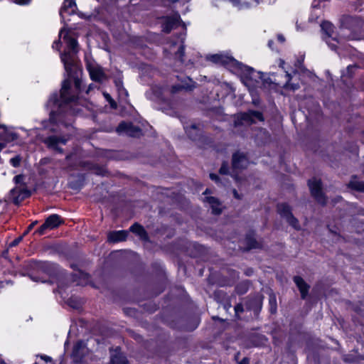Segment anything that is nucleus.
I'll use <instances>...</instances> for the list:
<instances>
[{"label": "nucleus", "instance_id": "f257e3e1", "mask_svg": "<svg viewBox=\"0 0 364 364\" xmlns=\"http://www.w3.org/2000/svg\"><path fill=\"white\" fill-rule=\"evenodd\" d=\"M70 80H64L60 90L61 104L59 105L60 112L56 113L52 110L50 114V121L51 123H56L58 119L61 123L67 124L62 119L63 110L65 108H69L68 113L73 114H87L85 110L93 112L95 110V105L84 99H76L74 95L70 93Z\"/></svg>", "mask_w": 364, "mask_h": 364}, {"label": "nucleus", "instance_id": "f03ea898", "mask_svg": "<svg viewBox=\"0 0 364 364\" xmlns=\"http://www.w3.org/2000/svg\"><path fill=\"white\" fill-rule=\"evenodd\" d=\"M207 59L214 63L223 65L232 69V71L242 75L244 83L247 86H257L262 80V73L242 64L232 56L220 53L207 56Z\"/></svg>", "mask_w": 364, "mask_h": 364}, {"label": "nucleus", "instance_id": "7ed1b4c3", "mask_svg": "<svg viewBox=\"0 0 364 364\" xmlns=\"http://www.w3.org/2000/svg\"><path fill=\"white\" fill-rule=\"evenodd\" d=\"M63 38L67 43L68 50L60 55V59L69 77L73 78L76 90H80L81 80L79 78V75L81 73V69L75 58V54L77 52V42L75 38L69 36L68 33L64 35Z\"/></svg>", "mask_w": 364, "mask_h": 364}, {"label": "nucleus", "instance_id": "20e7f679", "mask_svg": "<svg viewBox=\"0 0 364 364\" xmlns=\"http://www.w3.org/2000/svg\"><path fill=\"white\" fill-rule=\"evenodd\" d=\"M341 33L350 40L363 38L364 19L360 16H343L341 19Z\"/></svg>", "mask_w": 364, "mask_h": 364}, {"label": "nucleus", "instance_id": "39448f33", "mask_svg": "<svg viewBox=\"0 0 364 364\" xmlns=\"http://www.w3.org/2000/svg\"><path fill=\"white\" fill-rule=\"evenodd\" d=\"M249 164V160L246 155L243 153L237 152L232 156V176L235 180L237 181L239 180L237 172L242 169L247 167Z\"/></svg>", "mask_w": 364, "mask_h": 364}, {"label": "nucleus", "instance_id": "423d86ee", "mask_svg": "<svg viewBox=\"0 0 364 364\" xmlns=\"http://www.w3.org/2000/svg\"><path fill=\"white\" fill-rule=\"evenodd\" d=\"M257 121H263V117L261 112L257 111H249L247 112L240 113L237 116V119L235 122V125L239 124H251L256 123Z\"/></svg>", "mask_w": 364, "mask_h": 364}, {"label": "nucleus", "instance_id": "0eeeda50", "mask_svg": "<svg viewBox=\"0 0 364 364\" xmlns=\"http://www.w3.org/2000/svg\"><path fill=\"white\" fill-rule=\"evenodd\" d=\"M86 66L92 80L102 82L106 78L102 67L97 64L94 60H87Z\"/></svg>", "mask_w": 364, "mask_h": 364}, {"label": "nucleus", "instance_id": "6e6552de", "mask_svg": "<svg viewBox=\"0 0 364 364\" xmlns=\"http://www.w3.org/2000/svg\"><path fill=\"white\" fill-rule=\"evenodd\" d=\"M10 195L13 202L18 205L30 196V192L25 184H20L11 191Z\"/></svg>", "mask_w": 364, "mask_h": 364}, {"label": "nucleus", "instance_id": "1a4fd4ad", "mask_svg": "<svg viewBox=\"0 0 364 364\" xmlns=\"http://www.w3.org/2000/svg\"><path fill=\"white\" fill-rule=\"evenodd\" d=\"M309 186L311 195L315 199L321 204L326 203V198L323 195L321 190V182L320 180L313 178L309 181Z\"/></svg>", "mask_w": 364, "mask_h": 364}, {"label": "nucleus", "instance_id": "9d476101", "mask_svg": "<svg viewBox=\"0 0 364 364\" xmlns=\"http://www.w3.org/2000/svg\"><path fill=\"white\" fill-rule=\"evenodd\" d=\"M117 132L119 134H126L130 136H138L141 134V129L134 126L132 123L122 122L117 128Z\"/></svg>", "mask_w": 364, "mask_h": 364}, {"label": "nucleus", "instance_id": "9b49d317", "mask_svg": "<svg viewBox=\"0 0 364 364\" xmlns=\"http://www.w3.org/2000/svg\"><path fill=\"white\" fill-rule=\"evenodd\" d=\"M278 212L282 217L285 218L287 221L294 228H299V222L291 214L290 208L285 203L279 204L277 206Z\"/></svg>", "mask_w": 364, "mask_h": 364}, {"label": "nucleus", "instance_id": "f8f14e48", "mask_svg": "<svg viewBox=\"0 0 364 364\" xmlns=\"http://www.w3.org/2000/svg\"><path fill=\"white\" fill-rule=\"evenodd\" d=\"M87 348L82 341H78L73 347L72 358L75 364H80L87 353Z\"/></svg>", "mask_w": 364, "mask_h": 364}, {"label": "nucleus", "instance_id": "ddd939ff", "mask_svg": "<svg viewBox=\"0 0 364 364\" xmlns=\"http://www.w3.org/2000/svg\"><path fill=\"white\" fill-rule=\"evenodd\" d=\"M16 139L17 134L15 132L0 125V151L4 147L6 143L13 141Z\"/></svg>", "mask_w": 364, "mask_h": 364}, {"label": "nucleus", "instance_id": "4468645a", "mask_svg": "<svg viewBox=\"0 0 364 364\" xmlns=\"http://www.w3.org/2000/svg\"><path fill=\"white\" fill-rule=\"evenodd\" d=\"M68 138L65 136L58 137L55 136H51L46 138L44 140V143L48 146L49 149L57 151L58 152H62V149L59 148V145L65 144L68 141Z\"/></svg>", "mask_w": 364, "mask_h": 364}, {"label": "nucleus", "instance_id": "2eb2a0df", "mask_svg": "<svg viewBox=\"0 0 364 364\" xmlns=\"http://www.w3.org/2000/svg\"><path fill=\"white\" fill-rule=\"evenodd\" d=\"M180 23V16H173L166 18L162 26V31L165 33H169L172 29L176 28Z\"/></svg>", "mask_w": 364, "mask_h": 364}, {"label": "nucleus", "instance_id": "dca6fc26", "mask_svg": "<svg viewBox=\"0 0 364 364\" xmlns=\"http://www.w3.org/2000/svg\"><path fill=\"white\" fill-rule=\"evenodd\" d=\"M322 29L326 32L328 38L326 39V43L329 46V47L334 50H336L337 46L336 44L330 42V38H332V34L333 31V25L329 22H324L321 25Z\"/></svg>", "mask_w": 364, "mask_h": 364}, {"label": "nucleus", "instance_id": "f3484780", "mask_svg": "<svg viewBox=\"0 0 364 364\" xmlns=\"http://www.w3.org/2000/svg\"><path fill=\"white\" fill-rule=\"evenodd\" d=\"M111 363L112 364H127L126 357L120 352L119 348L111 352Z\"/></svg>", "mask_w": 364, "mask_h": 364}, {"label": "nucleus", "instance_id": "a211bd4d", "mask_svg": "<svg viewBox=\"0 0 364 364\" xmlns=\"http://www.w3.org/2000/svg\"><path fill=\"white\" fill-rule=\"evenodd\" d=\"M127 232L125 230H119L110 232L108 234V240L112 242H118L126 240Z\"/></svg>", "mask_w": 364, "mask_h": 364}, {"label": "nucleus", "instance_id": "6ab92c4d", "mask_svg": "<svg viewBox=\"0 0 364 364\" xmlns=\"http://www.w3.org/2000/svg\"><path fill=\"white\" fill-rule=\"evenodd\" d=\"M76 4L73 0H65L63 5L60 9V14L64 18L66 13L71 14L74 13Z\"/></svg>", "mask_w": 364, "mask_h": 364}, {"label": "nucleus", "instance_id": "aec40b11", "mask_svg": "<svg viewBox=\"0 0 364 364\" xmlns=\"http://www.w3.org/2000/svg\"><path fill=\"white\" fill-rule=\"evenodd\" d=\"M204 201L207 202L212 208L214 214H220L222 211V206L218 200L214 197L206 196Z\"/></svg>", "mask_w": 364, "mask_h": 364}, {"label": "nucleus", "instance_id": "412c9836", "mask_svg": "<svg viewBox=\"0 0 364 364\" xmlns=\"http://www.w3.org/2000/svg\"><path fill=\"white\" fill-rule=\"evenodd\" d=\"M294 281L301 292V298L304 299L308 294L309 286L299 276L294 277Z\"/></svg>", "mask_w": 364, "mask_h": 364}, {"label": "nucleus", "instance_id": "4be33fe9", "mask_svg": "<svg viewBox=\"0 0 364 364\" xmlns=\"http://www.w3.org/2000/svg\"><path fill=\"white\" fill-rule=\"evenodd\" d=\"M45 222L46 223V225L48 226L49 229L52 230L58 227L63 223V220L60 216L58 215L53 214L50 215Z\"/></svg>", "mask_w": 364, "mask_h": 364}, {"label": "nucleus", "instance_id": "5701e85b", "mask_svg": "<svg viewBox=\"0 0 364 364\" xmlns=\"http://www.w3.org/2000/svg\"><path fill=\"white\" fill-rule=\"evenodd\" d=\"M184 39H185V34H182L181 36V45L178 49L177 53H176V58L178 60V61L183 64L184 63V60L183 59V56L184 55Z\"/></svg>", "mask_w": 364, "mask_h": 364}, {"label": "nucleus", "instance_id": "b1692460", "mask_svg": "<svg viewBox=\"0 0 364 364\" xmlns=\"http://www.w3.org/2000/svg\"><path fill=\"white\" fill-rule=\"evenodd\" d=\"M130 230L139 235L141 239H146V234L144 229L138 224H134L130 227Z\"/></svg>", "mask_w": 364, "mask_h": 364}, {"label": "nucleus", "instance_id": "393cba45", "mask_svg": "<svg viewBox=\"0 0 364 364\" xmlns=\"http://www.w3.org/2000/svg\"><path fill=\"white\" fill-rule=\"evenodd\" d=\"M186 132L189 136V137L193 140L196 139V136L198 134L199 129L198 127L196 124H192L189 127H186Z\"/></svg>", "mask_w": 364, "mask_h": 364}, {"label": "nucleus", "instance_id": "a878e982", "mask_svg": "<svg viewBox=\"0 0 364 364\" xmlns=\"http://www.w3.org/2000/svg\"><path fill=\"white\" fill-rule=\"evenodd\" d=\"M246 242L250 249L259 247V243L257 242L255 237L251 235H249L246 237Z\"/></svg>", "mask_w": 364, "mask_h": 364}, {"label": "nucleus", "instance_id": "bb28decb", "mask_svg": "<svg viewBox=\"0 0 364 364\" xmlns=\"http://www.w3.org/2000/svg\"><path fill=\"white\" fill-rule=\"evenodd\" d=\"M350 186L355 190L359 191H364V182L360 181H351L350 183Z\"/></svg>", "mask_w": 364, "mask_h": 364}, {"label": "nucleus", "instance_id": "cd10ccee", "mask_svg": "<svg viewBox=\"0 0 364 364\" xmlns=\"http://www.w3.org/2000/svg\"><path fill=\"white\" fill-rule=\"evenodd\" d=\"M192 88H193V87L189 86V85H173L172 87L171 90H172V92H177L182 90H191Z\"/></svg>", "mask_w": 364, "mask_h": 364}, {"label": "nucleus", "instance_id": "c85d7f7f", "mask_svg": "<svg viewBox=\"0 0 364 364\" xmlns=\"http://www.w3.org/2000/svg\"><path fill=\"white\" fill-rule=\"evenodd\" d=\"M286 76L288 78V81H289L291 78V74H289L288 72H286ZM285 87L287 89H291L292 90H297L299 88L298 84H291L289 82H287L285 85Z\"/></svg>", "mask_w": 364, "mask_h": 364}, {"label": "nucleus", "instance_id": "c756f323", "mask_svg": "<svg viewBox=\"0 0 364 364\" xmlns=\"http://www.w3.org/2000/svg\"><path fill=\"white\" fill-rule=\"evenodd\" d=\"M269 304L271 306V311L275 312L277 309V302L275 296H271L269 298Z\"/></svg>", "mask_w": 364, "mask_h": 364}, {"label": "nucleus", "instance_id": "7c9ffc66", "mask_svg": "<svg viewBox=\"0 0 364 364\" xmlns=\"http://www.w3.org/2000/svg\"><path fill=\"white\" fill-rule=\"evenodd\" d=\"M21 161V158L19 156H15L10 159V163L14 167H17L19 166Z\"/></svg>", "mask_w": 364, "mask_h": 364}, {"label": "nucleus", "instance_id": "2f4dec72", "mask_svg": "<svg viewBox=\"0 0 364 364\" xmlns=\"http://www.w3.org/2000/svg\"><path fill=\"white\" fill-rule=\"evenodd\" d=\"M49 229L48 226L46 225V223L45 222L36 231V232L39 235H43L46 230Z\"/></svg>", "mask_w": 364, "mask_h": 364}, {"label": "nucleus", "instance_id": "473e14b6", "mask_svg": "<svg viewBox=\"0 0 364 364\" xmlns=\"http://www.w3.org/2000/svg\"><path fill=\"white\" fill-rule=\"evenodd\" d=\"M14 180L16 184V186H18L20 184L23 183V176L22 175H17L14 178Z\"/></svg>", "mask_w": 364, "mask_h": 364}, {"label": "nucleus", "instance_id": "72a5a7b5", "mask_svg": "<svg viewBox=\"0 0 364 364\" xmlns=\"http://www.w3.org/2000/svg\"><path fill=\"white\" fill-rule=\"evenodd\" d=\"M228 172V166L227 164H223L220 168V174H227Z\"/></svg>", "mask_w": 364, "mask_h": 364}, {"label": "nucleus", "instance_id": "f704fd0d", "mask_svg": "<svg viewBox=\"0 0 364 364\" xmlns=\"http://www.w3.org/2000/svg\"><path fill=\"white\" fill-rule=\"evenodd\" d=\"M23 237H24V235H23L22 236H20L18 238L15 239L14 241H12L11 242L10 246L14 247V246H16L17 245H18V243L21 242V241L23 240Z\"/></svg>", "mask_w": 364, "mask_h": 364}, {"label": "nucleus", "instance_id": "c9c22d12", "mask_svg": "<svg viewBox=\"0 0 364 364\" xmlns=\"http://www.w3.org/2000/svg\"><path fill=\"white\" fill-rule=\"evenodd\" d=\"M37 221L33 222L27 228V230L24 232L23 234L24 236L27 235L33 228V227L37 224Z\"/></svg>", "mask_w": 364, "mask_h": 364}, {"label": "nucleus", "instance_id": "e433bc0d", "mask_svg": "<svg viewBox=\"0 0 364 364\" xmlns=\"http://www.w3.org/2000/svg\"><path fill=\"white\" fill-rule=\"evenodd\" d=\"M235 314L237 315L239 313L243 311V307L241 304H237L235 306Z\"/></svg>", "mask_w": 364, "mask_h": 364}, {"label": "nucleus", "instance_id": "4c0bfd02", "mask_svg": "<svg viewBox=\"0 0 364 364\" xmlns=\"http://www.w3.org/2000/svg\"><path fill=\"white\" fill-rule=\"evenodd\" d=\"M57 100H58V97L56 95H53L50 99L48 101V104L51 103V102H53V104H55V102H57Z\"/></svg>", "mask_w": 364, "mask_h": 364}, {"label": "nucleus", "instance_id": "58836bf2", "mask_svg": "<svg viewBox=\"0 0 364 364\" xmlns=\"http://www.w3.org/2000/svg\"><path fill=\"white\" fill-rule=\"evenodd\" d=\"M277 40L281 43H283L285 41V38L283 35L278 34L277 35Z\"/></svg>", "mask_w": 364, "mask_h": 364}, {"label": "nucleus", "instance_id": "ea45409f", "mask_svg": "<svg viewBox=\"0 0 364 364\" xmlns=\"http://www.w3.org/2000/svg\"><path fill=\"white\" fill-rule=\"evenodd\" d=\"M210 178L213 180V181H215L216 182L218 181L219 180V178L218 176L216 175V174H214V173H210Z\"/></svg>", "mask_w": 364, "mask_h": 364}, {"label": "nucleus", "instance_id": "a19ab883", "mask_svg": "<svg viewBox=\"0 0 364 364\" xmlns=\"http://www.w3.org/2000/svg\"><path fill=\"white\" fill-rule=\"evenodd\" d=\"M31 0H16V3L19 4H28Z\"/></svg>", "mask_w": 364, "mask_h": 364}, {"label": "nucleus", "instance_id": "79ce46f5", "mask_svg": "<svg viewBox=\"0 0 364 364\" xmlns=\"http://www.w3.org/2000/svg\"><path fill=\"white\" fill-rule=\"evenodd\" d=\"M59 44H60L59 41H55L52 46L53 48H56L57 50H59Z\"/></svg>", "mask_w": 364, "mask_h": 364}, {"label": "nucleus", "instance_id": "37998d69", "mask_svg": "<svg viewBox=\"0 0 364 364\" xmlns=\"http://www.w3.org/2000/svg\"><path fill=\"white\" fill-rule=\"evenodd\" d=\"M234 197L237 199H241V196L238 194L236 190H233Z\"/></svg>", "mask_w": 364, "mask_h": 364}, {"label": "nucleus", "instance_id": "c03bdc74", "mask_svg": "<svg viewBox=\"0 0 364 364\" xmlns=\"http://www.w3.org/2000/svg\"><path fill=\"white\" fill-rule=\"evenodd\" d=\"M41 358L46 360V362L51 360V358L47 355H42Z\"/></svg>", "mask_w": 364, "mask_h": 364}, {"label": "nucleus", "instance_id": "a18cd8bd", "mask_svg": "<svg viewBox=\"0 0 364 364\" xmlns=\"http://www.w3.org/2000/svg\"><path fill=\"white\" fill-rule=\"evenodd\" d=\"M240 364H248V359L246 358H243Z\"/></svg>", "mask_w": 364, "mask_h": 364}, {"label": "nucleus", "instance_id": "49530a36", "mask_svg": "<svg viewBox=\"0 0 364 364\" xmlns=\"http://www.w3.org/2000/svg\"><path fill=\"white\" fill-rule=\"evenodd\" d=\"M272 43H273V41H269V43H268V46L269 47L271 48V49H273L272 48Z\"/></svg>", "mask_w": 364, "mask_h": 364}, {"label": "nucleus", "instance_id": "de8ad7c7", "mask_svg": "<svg viewBox=\"0 0 364 364\" xmlns=\"http://www.w3.org/2000/svg\"><path fill=\"white\" fill-rule=\"evenodd\" d=\"M234 5H237L239 0H231Z\"/></svg>", "mask_w": 364, "mask_h": 364}, {"label": "nucleus", "instance_id": "09e8293b", "mask_svg": "<svg viewBox=\"0 0 364 364\" xmlns=\"http://www.w3.org/2000/svg\"><path fill=\"white\" fill-rule=\"evenodd\" d=\"M210 193V192L209 189H208V188H207V189L204 191L203 194H204V195H206V194Z\"/></svg>", "mask_w": 364, "mask_h": 364}, {"label": "nucleus", "instance_id": "8fccbe9b", "mask_svg": "<svg viewBox=\"0 0 364 364\" xmlns=\"http://www.w3.org/2000/svg\"><path fill=\"white\" fill-rule=\"evenodd\" d=\"M64 31H65V29H64V28H62V29L60 30V34H59V35H60V36L64 33Z\"/></svg>", "mask_w": 364, "mask_h": 364}, {"label": "nucleus", "instance_id": "3c124183", "mask_svg": "<svg viewBox=\"0 0 364 364\" xmlns=\"http://www.w3.org/2000/svg\"><path fill=\"white\" fill-rule=\"evenodd\" d=\"M284 63V61L281 60L279 66L282 67Z\"/></svg>", "mask_w": 364, "mask_h": 364}, {"label": "nucleus", "instance_id": "603ef678", "mask_svg": "<svg viewBox=\"0 0 364 364\" xmlns=\"http://www.w3.org/2000/svg\"><path fill=\"white\" fill-rule=\"evenodd\" d=\"M95 173H96L97 174H101V173H102V171H96Z\"/></svg>", "mask_w": 364, "mask_h": 364}, {"label": "nucleus", "instance_id": "864d4df0", "mask_svg": "<svg viewBox=\"0 0 364 364\" xmlns=\"http://www.w3.org/2000/svg\"><path fill=\"white\" fill-rule=\"evenodd\" d=\"M189 62H190L191 64L193 63L191 60H189Z\"/></svg>", "mask_w": 364, "mask_h": 364}, {"label": "nucleus", "instance_id": "5fc2aeb1", "mask_svg": "<svg viewBox=\"0 0 364 364\" xmlns=\"http://www.w3.org/2000/svg\"><path fill=\"white\" fill-rule=\"evenodd\" d=\"M0 364H4V363H0Z\"/></svg>", "mask_w": 364, "mask_h": 364}]
</instances>
